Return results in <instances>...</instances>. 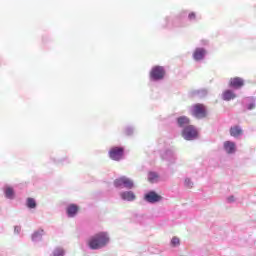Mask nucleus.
<instances>
[{
	"label": "nucleus",
	"mask_w": 256,
	"mask_h": 256,
	"mask_svg": "<svg viewBox=\"0 0 256 256\" xmlns=\"http://www.w3.org/2000/svg\"><path fill=\"white\" fill-rule=\"evenodd\" d=\"M50 162L54 163V165H57L58 167H63L65 165H70L71 158H69L67 155L62 156L61 152H52L50 154Z\"/></svg>",
	"instance_id": "nucleus-1"
},
{
	"label": "nucleus",
	"mask_w": 256,
	"mask_h": 256,
	"mask_svg": "<svg viewBox=\"0 0 256 256\" xmlns=\"http://www.w3.org/2000/svg\"><path fill=\"white\" fill-rule=\"evenodd\" d=\"M190 115L195 119H205L207 117V107L204 104H194L190 109Z\"/></svg>",
	"instance_id": "nucleus-2"
},
{
	"label": "nucleus",
	"mask_w": 256,
	"mask_h": 256,
	"mask_svg": "<svg viewBox=\"0 0 256 256\" xmlns=\"http://www.w3.org/2000/svg\"><path fill=\"white\" fill-rule=\"evenodd\" d=\"M165 77V68L162 66H154L150 71V78L153 81H161Z\"/></svg>",
	"instance_id": "nucleus-3"
},
{
	"label": "nucleus",
	"mask_w": 256,
	"mask_h": 256,
	"mask_svg": "<svg viewBox=\"0 0 256 256\" xmlns=\"http://www.w3.org/2000/svg\"><path fill=\"white\" fill-rule=\"evenodd\" d=\"M182 137L186 139V141H192V139H196L197 130L195 129V126H186L182 131Z\"/></svg>",
	"instance_id": "nucleus-4"
},
{
	"label": "nucleus",
	"mask_w": 256,
	"mask_h": 256,
	"mask_svg": "<svg viewBox=\"0 0 256 256\" xmlns=\"http://www.w3.org/2000/svg\"><path fill=\"white\" fill-rule=\"evenodd\" d=\"M114 186L115 187H125L126 189H133L134 184H133V180H131L125 176H122V177L114 180Z\"/></svg>",
	"instance_id": "nucleus-5"
},
{
	"label": "nucleus",
	"mask_w": 256,
	"mask_h": 256,
	"mask_svg": "<svg viewBox=\"0 0 256 256\" xmlns=\"http://www.w3.org/2000/svg\"><path fill=\"white\" fill-rule=\"evenodd\" d=\"M2 191L5 199H8L9 201H13L15 200V197H17L15 188L9 184L4 185Z\"/></svg>",
	"instance_id": "nucleus-6"
},
{
	"label": "nucleus",
	"mask_w": 256,
	"mask_h": 256,
	"mask_svg": "<svg viewBox=\"0 0 256 256\" xmlns=\"http://www.w3.org/2000/svg\"><path fill=\"white\" fill-rule=\"evenodd\" d=\"M124 152L125 149H123V147H112L109 151V157L113 159V161H120V159H123Z\"/></svg>",
	"instance_id": "nucleus-7"
},
{
	"label": "nucleus",
	"mask_w": 256,
	"mask_h": 256,
	"mask_svg": "<svg viewBox=\"0 0 256 256\" xmlns=\"http://www.w3.org/2000/svg\"><path fill=\"white\" fill-rule=\"evenodd\" d=\"M144 199L147 203H159V201L163 200V196L157 194L155 191H150L145 194Z\"/></svg>",
	"instance_id": "nucleus-8"
},
{
	"label": "nucleus",
	"mask_w": 256,
	"mask_h": 256,
	"mask_svg": "<svg viewBox=\"0 0 256 256\" xmlns=\"http://www.w3.org/2000/svg\"><path fill=\"white\" fill-rule=\"evenodd\" d=\"M78 214H79V205L72 203L66 207V215L69 219H73V217H77Z\"/></svg>",
	"instance_id": "nucleus-9"
},
{
	"label": "nucleus",
	"mask_w": 256,
	"mask_h": 256,
	"mask_svg": "<svg viewBox=\"0 0 256 256\" xmlns=\"http://www.w3.org/2000/svg\"><path fill=\"white\" fill-rule=\"evenodd\" d=\"M109 243V235L105 232H100L97 236V248L105 247Z\"/></svg>",
	"instance_id": "nucleus-10"
},
{
	"label": "nucleus",
	"mask_w": 256,
	"mask_h": 256,
	"mask_svg": "<svg viewBox=\"0 0 256 256\" xmlns=\"http://www.w3.org/2000/svg\"><path fill=\"white\" fill-rule=\"evenodd\" d=\"M43 235H45V230L42 228H39L38 230H35L31 235V241L33 243H40V241H43Z\"/></svg>",
	"instance_id": "nucleus-11"
},
{
	"label": "nucleus",
	"mask_w": 256,
	"mask_h": 256,
	"mask_svg": "<svg viewBox=\"0 0 256 256\" xmlns=\"http://www.w3.org/2000/svg\"><path fill=\"white\" fill-rule=\"evenodd\" d=\"M229 85L234 89H241V87L245 85V80H243L241 77H234L230 79Z\"/></svg>",
	"instance_id": "nucleus-12"
},
{
	"label": "nucleus",
	"mask_w": 256,
	"mask_h": 256,
	"mask_svg": "<svg viewBox=\"0 0 256 256\" xmlns=\"http://www.w3.org/2000/svg\"><path fill=\"white\" fill-rule=\"evenodd\" d=\"M120 197L121 199H123V201H135V199H137V196H135V193H133V191H125L120 193Z\"/></svg>",
	"instance_id": "nucleus-13"
},
{
	"label": "nucleus",
	"mask_w": 256,
	"mask_h": 256,
	"mask_svg": "<svg viewBox=\"0 0 256 256\" xmlns=\"http://www.w3.org/2000/svg\"><path fill=\"white\" fill-rule=\"evenodd\" d=\"M87 246L92 251H97V234H94L92 237H90L87 241Z\"/></svg>",
	"instance_id": "nucleus-14"
},
{
	"label": "nucleus",
	"mask_w": 256,
	"mask_h": 256,
	"mask_svg": "<svg viewBox=\"0 0 256 256\" xmlns=\"http://www.w3.org/2000/svg\"><path fill=\"white\" fill-rule=\"evenodd\" d=\"M205 53H206L205 49L197 48L193 53V57L195 61H201V59L205 57Z\"/></svg>",
	"instance_id": "nucleus-15"
},
{
	"label": "nucleus",
	"mask_w": 256,
	"mask_h": 256,
	"mask_svg": "<svg viewBox=\"0 0 256 256\" xmlns=\"http://www.w3.org/2000/svg\"><path fill=\"white\" fill-rule=\"evenodd\" d=\"M25 205L27 209H37V200L35 198L28 197L26 198Z\"/></svg>",
	"instance_id": "nucleus-16"
},
{
	"label": "nucleus",
	"mask_w": 256,
	"mask_h": 256,
	"mask_svg": "<svg viewBox=\"0 0 256 256\" xmlns=\"http://www.w3.org/2000/svg\"><path fill=\"white\" fill-rule=\"evenodd\" d=\"M177 123L179 127H187L191 123V120L187 116H180L177 118Z\"/></svg>",
	"instance_id": "nucleus-17"
},
{
	"label": "nucleus",
	"mask_w": 256,
	"mask_h": 256,
	"mask_svg": "<svg viewBox=\"0 0 256 256\" xmlns=\"http://www.w3.org/2000/svg\"><path fill=\"white\" fill-rule=\"evenodd\" d=\"M230 135L231 137H239L240 135H243V130L239 126L231 127Z\"/></svg>",
	"instance_id": "nucleus-18"
},
{
	"label": "nucleus",
	"mask_w": 256,
	"mask_h": 256,
	"mask_svg": "<svg viewBox=\"0 0 256 256\" xmlns=\"http://www.w3.org/2000/svg\"><path fill=\"white\" fill-rule=\"evenodd\" d=\"M224 149L227 153H235V144L231 141L224 142Z\"/></svg>",
	"instance_id": "nucleus-19"
},
{
	"label": "nucleus",
	"mask_w": 256,
	"mask_h": 256,
	"mask_svg": "<svg viewBox=\"0 0 256 256\" xmlns=\"http://www.w3.org/2000/svg\"><path fill=\"white\" fill-rule=\"evenodd\" d=\"M222 97H223L224 101H231V99H235L237 96L235 95V93H233V91L226 90L222 94Z\"/></svg>",
	"instance_id": "nucleus-20"
},
{
	"label": "nucleus",
	"mask_w": 256,
	"mask_h": 256,
	"mask_svg": "<svg viewBox=\"0 0 256 256\" xmlns=\"http://www.w3.org/2000/svg\"><path fill=\"white\" fill-rule=\"evenodd\" d=\"M158 178H159V176L155 172H150L148 174V181H150V183H155Z\"/></svg>",
	"instance_id": "nucleus-21"
},
{
	"label": "nucleus",
	"mask_w": 256,
	"mask_h": 256,
	"mask_svg": "<svg viewBox=\"0 0 256 256\" xmlns=\"http://www.w3.org/2000/svg\"><path fill=\"white\" fill-rule=\"evenodd\" d=\"M180 240L177 237H173L171 240V244L173 245V247H177V245H179Z\"/></svg>",
	"instance_id": "nucleus-22"
},
{
	"label": "nucleus",
	"mask_w": 256,
	"mask_h": 256,
	"mask_svg": "<svg viewBox=\"0 0 256 256\" xmlns=\"http://www.w3.org/2000/svg\"><path fill=\"white\" fill-rule=\"evenodd\" d=\"M185 185H186V187H188V189H191V187H193V182H191L190 179H186Z\"/></svg>",
	"instance_id": "nucleus-23"
},
{
	"label": "nucleus",
	"mask_w": 256,
	"mask_h": 256,
	"mask_svg": "<svg viewBox=\"0 0 256 256\" xmlns=\"http://www.w3.org/2000/svg\"><path fill=\"white\" fill-rule=\"evenodd\" d=\"M196 15H195V12H191L189 15H188V19H190V21H193V19H195Z\"/></svg>",
	"instance_id": "nucleus-24"
},
{
	"label": "nucleus",
	"mask_w": 256,
	"mask_h": 256,
	"mask_svg": "<svg viewBox=\"0 0 256 256\" xmlns=\"http://www.w3.org/2000/svg\"><path fill=\"white\" fill-rule=\"evenodd\" d=\"M132 134H133V129L127 128V129L125 130V135H132Z\"/></svg>",
	"instance_id": "nucleus-25"
},
{
	"label": "nucleus",
	"mask_w": 256,
	"mask_h": 256,
	"mask_svg": "<svg viewBox=\"0 0 256 256\" xmlns=\"http://www.w3.org/2000/svg\"><path fill=\"white\" fill-rule=\"evenodd\" d=\"M14 233H21V226H15Z\"/></svg>",
	"instance_id": "nucleus-26"
},
{
	"label": "nucleus",
	"mask_w": 256,
	"mask_h": 256,
	"mask_svg": "<svg viewBox=\"0 0 256 256\" xmlns=\"http://www.w3.org/2000/svg\"><path fill=\"white\" fill-rule=\"evenodd\" d=\"M228 201H229L230 203H233V201H235V197H233V196L229 197V198H228Z\"/></svg>",
	"instance_id": "nucleus-27"
},
{
	"label": "nucleus",
	"mask_w": 256,
	"mask_h": 256,
	"mask_svg": "<svg viewBox=\"0 0 256 256\" xmlns=\"http://www.w3.org/2000/svg\"><path fill=\"white\" fill-rule=\"evenodd\" d=\"M248 109H255V104H250Z\"/></svg>",
	"instance_id": "nucleus-28"
},
{
	"label": "nucleus",
	"mask_w": 256,
	"mask_h": 256,
	"mask_svg": "<svg viewBox=\"0 0 256 256\" xmlns=\"http://www.w3.org/2000/svg\"><path fill=\"white\" fill-rule=\"evenodd\" d=\"M42 41L45 43V37H44V38H42Z\"/></svg>",
	"instance_id": "nucleus-29"
}]
</instances>
